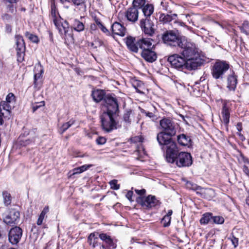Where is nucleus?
Instances as JSON below:
<instances>
[{"label":"nucleus","mask_w":249,"mask_h":249,"mask_svg":"<svg viewBox=\"0 0 249 249\" xmlns=\"http://www.w3.org/2000/svg\"><path fill=\"white\" fill-rule=\"evenodd\" d=\"M183 49L182 55L187 61V66L189 68L196 69L203 63V60L198 52L195 44L185 39L184 41L179 47Z\"/></svg>","instance_id":"nucleus-1"},{"label":"nucleus","mask_w":249,"mask_h":249,"mask_svg":"<svg viewBox=\"0 0 249 249\" xmlns=\"http://www.w3.org/2000/svg\"><path fill=\"white\" fill-rule=\"evenodd\" d=\"M116 115V113L104 111L100 115L101 127L104 131L109 133L121 126L115 119Z\"/></svg>","instance_id":"nucleus-2"},{"label":"nucleus","mask_w":249,"mask_h":249,"mask_svg":"<svg viewBox=\"0 0 249 249\" xmlns=\"http://www.w3.org/2000/svg\"><path fill=\"white\" fill-rule=\"evenodd\" d=\"M175 151L173 152L174 155L171 156L172 160H169L168 155L166 156V160L168 162L172 163L175 162L178 167H189L192 165L193 160L190 153L185 152H178L177 146Z\"/></svg>","instance_id":"nucleus-3"},{"label":"nucleus","mask_w":249,"mask_h":249,"mask_svg":"<svg viewBox=\"0 0 249 249\" xmlns=\"http://www.w3.org/2000/svg\"><path fill=\"white\" fill-rule=\"evenodd\" d=\"M171 137L163 131L159 133L157 136L159 144L160 145L166 146V156L168 155L170 161L172 160L171 156L174 155L173 152L175 151L177 146L176 142L172 140Z\"/></svg>","instance_id":"nucleus-4"},{"label":"nucleus","mask_w":249,"mask_h":249,"mask_svg":"<svg viewBox=\"0 0 249 249\" xmlns=\"http://www.w3.org/2000/svg\"><path fill=\"white\" fill-rule=\"evenodd\" d=\"M185 37H180L173 30L166 31L162 35V39L164 43L168 46L180 47L184 42Z\"/></svg>","instance_id":"nucleus-5"},{"label":"nucleus","mask_w":249,"mask_h":249,"mask_svg":"<svg viewBox=\"0 0 249 249\" xmlns=\"http://www.w3.org/2000/svg\"><path fill=\"white\" fill-rule=\"evenodd\" d=\"M229 68V64L226 61L220 60L216 61L211 69L213 77L216 80H222Z\"/></svg>","instance_id":"nucleus-6"},{"label":"nucleus","mask_w":249,"mask_h":249,"mask_svg":"<svg viewBox=\"0 0 249 249\" xmlns=\"http://www.w3.org/2000/svg\"><path fill=\"white\" fill-rule=\"evenodd\" d=\"M53 23L61 35H64L66 37L70 36L73 40L71 34L69 33V28L68 23L66 21L58 19L56 17V13L55 8H52L51 15Z\"/></svg>","instance_id":"nucleus-7"},{"label":"nucleus","mask_w":249,"mask_h":249,"mask_svg":"<svg viewBox=\"0 0 249 249\" xmlns=\"http://www.w3.org/2000/svg\"><path fill=\"white\" fill-rule=\"evenodd\" d=\"M168 61L171 66L180 71H183L184 69L188 70H194L193 68H189L187 66V61L184 58L179 54H174L170 55L168 58Z\"/></svg>","instance_id":"nucleus-8"},{"label":"nucleus","mask_w":249,"mask_h":249,"mask_svg":"<svg viewBox=\"0 0 249 249\" xmlns=\"http://www.w3.org/2000/svg\"><path fill=\"white\" fill-rule=\"evenodd\" d=\"M160 124L163 132L170 136H174L177 132L175 123L170 118H164L160 121Z\"/></svg>","instance_id":"nucleus-9"},{"label":"nucleus","mask_w":249,"mask_h":249,"mask_svg":"<svg viewBox=\"0 0 249 249\" xmlns=\"http://www.w3.org/2000/svg\"><path fill=\"white\" fill-rule=\"evenodd\" d=\"M137 201L143 208L146 209L160 205V202L156 198L155 196L152 195H149L146 197H139L137 199Z\"/></svg>","instance_id":"nucleus-10"},{"label":"nucleus","mask_w":249,"mask_h":249,"mask_svg":"<svg viewBox=\"0 0 249 249\" xmlns=\"http://www.w3.org/2000/svg\"><path fill=\"white\" fill-rule=\"evenodd\" d=\"M37 135L35 130L25 131L23 136L20 135L18 138V144L22 146H27L34 142Z\"/></svg>","instance_id":"nucleus-11"},{"label":"nucleus","mask_w":249,"mask_h":249,"mask_svg":"<svg viewBox=\"0 0 249 249\" xmlns=\"http://www.w3.org/2000/svg\"><path fill=\"white\" fill-rule=\"evenodd\" d=\"M20 213L16 209H9L3 216V221L8 225L17 224L19 220Z\"/></svg>","instance_id":"nucleus-12"},{"label":"nucleus","mask_w":249,"mask_h":249,"mask_svg":"<svg viewBox=\"0 0 249 249\" xmlns=\"http://www.w3.org/2000/svg\"><path fill=\"white\" fill-rule=\"evenodd\" d=\"M105 103L107 107L106 112L116 113L119 110L118 101L114 95H107L105 97Z\"/></svg>","instance_id":"nucleus-13"},{"label":"nucleus","mask_w":249,"mask_h":249,"mask_svg":"<svg viewBox=\"0 0 249 249\" xmlns=\"http://www.w3.org/2000/svg\"><path fill=\"white\" fill-rule=\"evenodd\" d=\"M140 25L145 34L152 36L154 34L155 31V25L151 18H142L140 20Z\"/></svg>","instance_id":"nucleus-14"},{"label":"nucleus","mask_w":249,"mask_h":249,"mask_svg":"<svg viewBox=\"0 0 249 249\" xmlns=\"http://www.w3.org/2000/svg\"><path fill=\"white\" fill-rule=\"evenodd\" d=\"M22 235V229L18 226L11 229L8 233V240L12 245H17L20 240Z\"/></svg>","instance_id":"nucleus-15"},{"label":"nucleus","mask_w":249,"mask_h":249,"mask_svg":"<svg viewBox=\"0 0 249 249\" xmlns=\"http://www.w3.org/2000/svg\"><path fill=\"white\" fill-rule=\"evenodd\" d=\"M150 49L147 50L142 51L141 52L142 57L148 62H153L157 58L156 53Z\"/></svg>","instance_id":"nucleus-16"},{"label":"nucleus","mask_w":249,"mask_h":249,"mask_svg":"<svg viewBox=\"0 0 249 249\" xmlns=\"http://www.w3.org/2000/svg\"><path fill=\"white\" fill-rule=\"evenodd\" d=\"M125 40L127 47L130 51L134 53H138L139 46L138 45V41H136L135 38L129 36H127L125 39Z\"/></svg>","instance_id":"nucleus-17"},{"label":"nucleus","mask_w":249,"mask_h":249,"mask_svg":"<svg viewBox=\"0 0 249 249\" xmlns=\"http://www.w3.org/2000/svg\"><path fill=\"white\" fill-rule=\"evenodd\" d=\"M152 39L150 38H142L138 40L139 48L142 51L152 49Z\"/></svg>","instance_id":"nucleus-18"},{"label":"nucleus","mask_w":249,"mask_h":249,"mask_svg":"<svg viewBox=\"0 0 249 249\" xmlns=\"http://www.w3.org/2000/svg\"><path fill=\"white\" fill-rule=\"evenodd\" d=\"M138 10L135 7H132L128 9L125 16L127 19L132 22H135L138 18Z\"/></svg>","instance_id":"nucleus-19"},{"label":"nucleus","mask_w":249,"mask_h":249,"mask_svg":"<svg viewBox=\"0 0 249 249\" xmlns=\"http://www.w3.org/2000/svg\"><path fill=\"white\" fill-rule=\"evenodd\" d=\"M198 194L206 199L211 200L214 197L215 193L214 191L212 189L203 188L201 187Z\"/></svg>","instance_id":"nucleus-20"},{"label":"nucleus","mask_w":249,"mask_h":249,"mask_svg":"<svg viewBox=\"0 0 249 249\" xmlns=\"http://www.w3.org/2000/svg\"><path fill=\"white\" fill-rule=\"evenodd\" d=\"M15 104L10 103L8 102H3L0 104V110L4 112L6 114V117L9 118L11 110L14 107Z\"/></svg>","instance_id":"nucleus-21"},{"label":"nucleus","mask_w":249,"mask_h":249,"mask_svg":"<svg viewBox=\"0 0 249 249\" xmlns=\"http://www.w3.org/2000/svg\"><path fill=\"white\" fill-rule=\"evenodd\" d=\"M112 33L120 36H124L125 33V28L119 22H115L111 26Z\"/></svg>","instance_id":"nucleus-22"},{"label":"nucleus","mask_w":249,"mask_h":249,"mask_svg":"<svg viewBox=\"0 0 249 249\" xmlns=\"http://www.w3.org/2000/svg\"><path fill=\"white\" fill-rule=\"evenodd\" d=\"M237 83L236 76L234 73L229 75L227 78V88L230 90L234 91Z\"/></svg>","instance_id":"nucleus-23"},{"label":"nucleus","mask_w":249,"mask_h":249,"mask_svg":"<svg viewBox=\"0 0 249 249\" xmlns=\"http://www.w3.org/2000/svg\"><path fill=\"white\" fill-rule=\"evenodd\" d=\"M177 141L180 145L189 147L192 145V141L190 137L184 134L178 135Z\"/></svg>","instance_id":"nucleus-24"},{"label":"nucleus","mask_w":249,"mask_h":249,"mask_svg":"<svg viewBox=\"0 0 249 249\" xmlns=\"http://www.w3.org/2000/svg\"><path fill=\"white\" fill-rule=\"evenodd\" d=\"M91 95L93 100L96 103H99L103 99L105 100V97L106 96L103 90L98 89L93 90Z\"/></svg>","instance_id":"nucleus-25"},{"label":"nucleus","mask_w":249,"mask_h":249,"mask_svg":"<svg viewBox=\"0 0 249 249\" xmlns=\"http://www.w3.org/2000/svg\"><path fill=\"white\" fill-rule=\"evenodd\" d=\"M15 38L18 54L24 52L25 50V45L23 37L19 35H16Z\"/></svg>","instance_id":"nucleus-26"},{"label":"nucleus","mask_w":249,"mask_h":249,"mask_svg":"<svg viewBox=\"0 0 249 249\" xmlns=\"http://www.w3.org/2000/svg\"><path fill=\"white\" fill-rule=\"evenodd\" d=\"M221 114L223 122L226 125H228L229 123L230 112L229 108L226 104H224L223 106Z\"/></svg>","instance_id":"nucleus-27"},{"label":"nucleus","mask_w":249,"mask_h":249,"mask_svg":"<svg viewBox=\"0 0 249 249\" xmlns=\"http://www.w3.org/2000/svg\"><path fill=\"white\" fill-rule=\"evenodd\" d=\"M176 14H162L160 15V20L164 23L169 22L173 20H176L177 18Z\"/></svg>","instance_id":"nucleus-28"},{"label":"nucleus","mask_w":249,"mask_h":249,"mask_svg":"<svg viewBox=\"0 0 249 249\" xmlns=\"http://www.w3.org/2000/svg\"><path fill=\"white\" fill-rule=\"evenodd\" d=\"M99 237L102 240L105 242L109 247L115 248V244L110 236L107 235L106 233H101L99 234Z\"/></svg>","instance_id":"nucleus-29"},{"label":"nucleus","mask_w":249,"mask_h":249,"mask_svg":"<svg viewBox=\"0 0 249 249\" xmlns=\"http://www.w3.org/2000/svg\"><path fill=\"white\" fill-rule=\"evenodd\" d=\"M154 7L151 4H147L142 8V12L144 15V17L147 18H151V15L153 13Z\"/></svg>","instance_id":"nucleus-30"},{"label":"nucleus","mask_w":249,"mask_h":249,"mask_svg":"<svg viewBox=\"0 0 249 249\" xmlns=\"http://www.w3.org/2000/svg\"><path fill=\"white\" fill-rule=\"evenodd\" d=\"M36 69L39 70L38 73H36V70L35 71V73L34 74V84L35 85H37V84H36L37 80V79H39L41 77L42 74L43 72V69H42V68L41 67V66L40 65H38V66H36Z\"/></svg>","instance_id":"nucleus-31"},{"label":"nucleus","mask_w":249,"mask_h":249,"mask_svg":"<svg viewBox=\"0 0 249 249\" xmlns=\"http://www.w3.org/2000/svg\"><path fill=\"white\" fill-rule=\"evenodd\" d=\"M73 28L77 32H81L84 29V25L80 21L75 20L73 24Z\"/></svg>","instance_id":"nucleus-32"},{"label":"nucleus","mask_w":249,"mask_h":249,"mask_svg":"<svg viewBox=\"0 0 249 249\" xmlns=\"http://www.w3.org/2000/svg\"><path fill=\"white\" fill-rule=\"evenodd\" d=\"M3 199V203L6 206L9 205L11 203L12 198L11 195L7 192H3L2 193Z\"/></svg>","instance_id":"nucleus-33"},{"label":"nucleus","mask_w":249,"mask_h":249,"mask_svg":"<svg viewBox=\"0 0 249 249\" xmlns=\"http://www.w3.org/2000/svg\"><path fill=\"white\" fill-rule=\"evenodd\" d=\"M186 186L188 189L196 191V194H198V192L201 188V187L198 186L196 184H195L191 181H187L186 183Z\"/></svg>","instance_id":"nucleus-34"},{"label":"nucleus","mask_w":249,"mask_h":249,"mask_svg":"<svg viewBox=\"0 0 249 249\" xmlns=\"http://www.w3.org/2000/svg\"><path fill=\"white\" fill-rule=\"evenodd\" d=\"M212 214L210 213H204L200 219V223L201 224H208L211 219H212Z\"/></svg>","instance_id":"nucleus-35"},{"label":"nucleus","mask_w":249,"mask_h":249,"mask_svg":"<svg viewBox=\"0 0 249 249\" xmlns=\"http://www.w3.org/2000/svg\"><path fill=\"white\" fill-rule=\"evenodd\" d=\"M75 123V121L73 120H71L69 122L64 123L62 126L60 128V132L61 133H64L69 128H70L73 124Z\"/></svg>","instance_id":"nucleus-36"},{"label":"nucleus","mask_w":249,"mask_h":249,"mask_svg":"<svg viewBox=\"0 0 249 249\" xmlns=\"http://www.w3.org/2000/svg\"><path fill=\"white\" fill-rule=\"evenodd\" d=\"M133 87L136 89V91L141 94H143L144 86L143 83L141 82H136V83L133 84Z\"/></svg>","instance_id":"nucleus-37"},{"label":"nucleus","mask_w":249,"mask_h":249,"mask_svg":"<svg viewBox=\"0 0 249 249\" xmlns=\"http://www.w3.org/2000/svg\"><path fill=\"white\" fill-rule=\"evenodd\" d=\"M241 31L248 35L249 34V22L248 21H244L242 26L239 27Z\"/></svg>","instance_id":"nucleus-38"},{"label":"nucleus","mask_w":249,"mask_h":249,"mask_svg":"<svg viewBox=\"0 0 249 249\" xmlns=\"http://www.w3.org/2000/svg\"><path fill=\"white\" fill-rule=\"evenodd\" d=\"M132 114L131 110H126L124 114L123 120L127 124H130L131 123V115Z\"/></svg>","instance_id":"nucleus-39"},{"label":"nucleus","mask_w":249,"mask_h":249,"mask_svg":"<svg viewBox=\"0 0 249 249\" xmlns=\"http://www.w3.org/2000/svg\"><path fill=\"white\" fill-rule=\"evenodd\" d=\"M25 36L29 38V39L34 43H37L39 41L38 38L36 35H33L29 32H26L25 33Z\"/></svg>","instance_id":"nucleus-40"},{"label":"nucleus","mask_w":249,"mask_h":249,"mask_svg":"<svg viewBox=\"0 0 249 249\" xmlns=\"http://www.w3.org/2000/svg\"><path fill=\"white\" fill-rule=\"evenodd\" d=\"M145 0H134L133 2V7L136 8H140L144 5Z\"/></svg>","instance_id":"nucleus-41"},{"label":"nucleus","mask_w":249,"mask_h":249,"mask_svg":"<svg viewBox=\"0 0 249 249\" xmlns=\"http://www.w3.org/2000/svg\"><path fill=\"white\" fill-rule=\"evenodd\" d=\"M171 217L168 216H164L162 220L161 223L163 227H167L170 226L171 223Z\"/></svg>","instance_id":"nucleus-42"},{"label":"nucleus","mask_w":249,"mask_h":249,"mask_svg":"<svg viewBox=\"0 0 249 249\" xmlns=\"http://www.w3.org/2000/svg\"><path fill=\"white\" fill-rule=\"evenodd\" d=\"M212 220L213 223L217 224H221L224 222V218L220 216H213Z\"/></svg>","instance_id":"nucleus-43"},{"label":"nucleus","mask_w":249,"mask_h":249,"mask_svg":"<svg viewBox=\"0 0 249 249\" xmlns=\"http://www.w3.org/2000/svg\"><path fill=\"white\" fill-rule=\"evenodd\" d=\"M15 97L13 93H9L6 96V102L15 104Z\"/></svg>","instance_id":"nucleus-44"},{"label":"nucleus","mask_w":249,"mask_h":249,"mask_svg":"<svg viewBox=\"0 0 249 249\" xmlns=\"http://www.w3.org/2000/svg\"><path fill=\"white\" fill-rule=\"evenodd\" d=\"M111 188L114 190H118L120 188V185L117 184V180L113 179L109 182Z\"/></svg>","instance_id":"nucleus-45"},{"label":"nucleus","mask_w":249,"mask_h":249,"mask_svg":"<svg viewBox=\"0 0 249 249\" xmlns=\"http://www.w3.org/2000/svg\"><path fill=\"white\" fill-rule=\"evenodd\" d=\"M245 163L246 164L243 166L244 172L249 177V160L247 159L245 160Z\"/></svg>","instance_id":"nucleus-46"},{"label":"nucleus","mask_w":249,"mask_h":249,"mask_svg":"<svg viewBox=\"0 0 249 249\" xmlns=\"http://www.w3.org/2000/svg\"><path fill=\"white\" fill-rule=\"evenodd\" d=\"M45 106V102L44 101H41L39 103H36L33 105V112L36 111L38 108L41 107H44Z\"/></svg>","instance_id":"nucleus-47"},{"label":"nucleus","mask_w":249,"mask_h":249,"mask_svg":"<svg viewBox=\"0 0 249 249\" xmlns=\"http://www.w3.org/2000/svg\"><path fill=\"white\" fill-rule=\"evenodd\" d=\"M229 239H230L234 247L236 248L238 245V239L233 235H232V236L230 237Z\"/></svg>","instance_id":"nucleus-48"},{"label":"nucleus","mask_w":249,"mask_h":249,"mask_svg":"<svg viewBox=\"0 0 249 249\" xmlns=\"http://www.w3.org/2000/svg\"><path fill=\"white\" fill-rule=\"evenodd\" d=\"M107 139L104 137H99L96 140L97 144L102 145L106 142Z\"/></svg>","instance_id":"nucleus-49"},{"label":"nucleus","mask_w":249,"mask_h":249,"mask_svg":"<svg viewBox=\"0 0 249 249\" xmlns=\"http://www.w3.org/2000/svg\"><path fill=\"white\" fill-rule=\"evenodd\" d=\"M86 1V0H71L72 3L76 6L82 5Z\"/></svg>","instance_id":"nucleus-50"},{"label":"nucleus","mask_w":249,"mask_h":249,"mask_svg":"<svg viewBox=\"0 0 249 249\" xmlns=\"http://www.w3.org/2000/svg\"><path fill=\"white\" fill-rule=\"evenodd\" d=\"M45 216V214L42 213H40L39 217L37 221V224L38 225H41L42 224L43 220Z\"/></svg>","instance_id":"nucleus-51"},{"label":"nucleus","mask_w":249,"mask_h":249,"mask_svg":"<svg viewBox=\"0 0 249 249\" xmlns=\"http://www.w3.org/2000/svg\"><path fill=\"white\" fill-rule=\"evenodd\" d=\"M101 45H102V43L99 40H95V41L94 42H92L90 43L91 47H92V48H93L94 49H96L98 46H100Z\"/></svg>","instance_id":"nucleus-52"},{"label":"nucleus","mask_w":249,"mask_h":249,"mask_svg":"<svg viewBox=\"0 0 249 249\" xmlns=\"http://www.w3.org/2000/svg\"><path fill=\"white\" fill-rule=\"evenodd\" d=\"M91 164L89 165H84L80 167V170L81 172H83L85 171H86L88 169H89V167H91Z\"/></svg>","instance_id":"nucleus-53"},{"label":"nucleus","mask_w":249,"mask_h":249,"mask_svg":"<svg viewBox=\"0 0 249 249\" xmlns=\"http://www.w3.org/2000/svg\"><path fill=\"white\" fill-rule=\"evenodd\" d=\"M81 170H80V167H77V168H74L73 170H72V174L71 175V176H72V175H74L75 174H80L81 173Z\"/></svg>","instance_id":"nucleus-54"},{"label":"nucleus","mask_w":249,"mask_h":249,"mask_svg":"<svg viewBox=\"0 0 249 249\" xmlns=\"http://www.w3.org/2000/svg\"><path fill=\"white\" fill-rule=\"evenodd\" d=\"M7 8L8 9V12H11L12 13L14 12V7L12 4H10L7 5Z\"/></svg>","instance_id":"nucleus-55"},{"label":"nucleus","mask_w":249,"mask_h":249,"mask_svg":"<svg viewBox=\"0 0 249 249\" xmlns=\"http://www.w3.org/2000/svg\"><path fill=\"white\" fill-rule=\"evenodd\" d=\"M135 191L137 194H138L140 196H142V195L145 194V193L146 192V191L145 189H142V190L135 189Z\"/></svg>","instance_id":"nucleus-56"},{"label":"nucleus","mask_w":249,"mask_h":249,"mask_svg":"<svg viewBox=\"0 0 249 249\" xmlns=\"http://www.w3.org/2000/svg\"><path fill=\"white\" fill-rule=\"evenodd\" d=\"M2 18L4 20H8L11 19V17L7 14H4L3 15H2Z\"/></svg>","instance_id":"nucleus-57"},{"label":"nucleus","mask_w":249,"mask_h":249,"mask_svg":"<svg viewBox=\"0 0 249 249\" xmlns=\"http://www.w3.org/2000/svg\"><path fill=\"white\" fill-rule=\"evenodd\" d=\"M95 236V234L94 233H91L89 234V235L88 237V242L89 243V244H91V241H92V238H94Z\"/></svg>","instance_id":"nucleus-58"},{"label":"nucleus","mask_w":249,"mask_h":249,"mask_svg":"<svg viewBox=\"0 0 249 249\" xmlns=\"http://www.w3.org/2000/svg\"><path fill=\"white\" fill-rule=\"evenodd\" d=\"M133 192L131 191H128L126 195V197L129 200H131V198H132V195H133Z\"/></svg>","instance_id":"nucleus-59"},{"label":"nucleus","mask_w":249,"mask_h":249,"mask_svg":"<svg viewBox=\"0 0 249 249\" xmlns=\"http://www.w3.org/2000/svg\"><path fill=\"white\" fill-rule=\"evenodd\" d=\"M237 135L239 136V139L242 141H243L245 140V137L243 136V135L241 133V131H239L237 132Z\"/></svg>","instance_id":"nucleus-60"},{"label":"nucleus","mask_w":249,"mask_h":249,"mask_svg":"<svg viewBox=\"0 0 249 249\" xmlns=\"http://www.w3.org/2000/svg\"><path fill=\"white\" fill-rule=\"evenodd\" d=\"M145 113L146 116L149 117L150 118H153L155 116V115L154 114V113H153L152 112H145Z\"/></svg>","instance_id":"nucleus-61"},{"label":"nucleus","mask_w":249,"mask_h":249,"mask_svg":"<svg viewBox=\"0 0 249 249\" xmlns=\"http://www.w3.org/2000/svg\"><path fill=\"white\" fill-rule=\"evenodd\" d=\"M99 28L101 29V30L104 33H108V30L102 24L101 26H100Z\"/></svg>","instance_id":"nucleus-62"},{"label":"nucleus","mask_w":249,"mask_h":249,"mask_svg":"<svg viewBox=\"0 0 249 249\" xmlns=\"http://www.w3.org/2000/svg\"><path fill=\"white\" fill-rule=\"evenodd\" d=\"M49 210V208L48 206H46L44 208L43 210L41 212V213L44 214H46L47 213H48Z\"/></svg>","instance_id":"nucleus-63"},{"label":"nucleus","mask_w":249,"mask_h":249,"mask_svg":"<svg viewBox=\"0 0 249 249\" xmlns=\"http://www.w3.org/2000/svg\"><path fill=\"white\" fill-rule=\"evenodd\" d=\"M6 31L9 33H11V32L12 31V27L11 25L9 24H7L6 25Z\"/></svg>","instance_id":"nucleus-64"}]
</instances>
